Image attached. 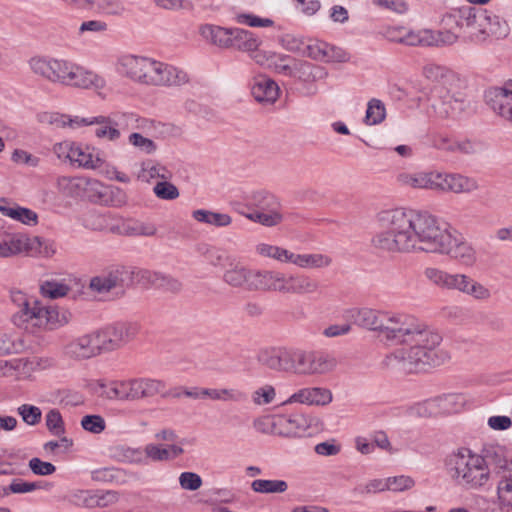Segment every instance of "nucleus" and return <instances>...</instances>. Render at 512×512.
Returning <instances> with one entry per match:
<instances>
[{"label":"nucleus","mask_w":512,"mask_h":512,"mask_svg":"<svg viewBox=\"0 0 512 512\" xmlns=\"http://www.w3.org/2000/svg\"><path fill=\"white\" fill-rule=\"evenodd\" d=\"M377 222L382 230L371 240L377 251L392 254L424 251L451 255L468 266L476 262L474 248L449 223L428 212L387 209L377 214Z\"/></svg>","instance_id":"nucleus-1"},{"label":"nucleus","mask_w":512,"mask_h":512,"mask_svg":"<svg viewBox=\"0 0 512 512\" xmlns=\"http://www.w3.org/2000/svg\"><path fill=\"white\" fill-rule=\"evenodd\" d=\"M413 328L410 335L392 339L390 343L402 345L385 356L382 366L405 373H418L434 366L441 365L445 359L444 352L436 347L441 343L439 333L430 329L425 323L413 316Z\"/></svg>","instance_id":"nucleus-2"},{"label":"nucleus","mask_w":512,"mask_h":512,"mask_svg":"<svg viewBox=\"0 0 512 512\" xmlns=\"http://www.w3.org/2000/svg\"><path fill=\"white\" fill-rule=\"evenodd\" d=\"M27 64L35 77L51 84L93 90L98 95H101L107 86V81L102 75L68 59L35 55Z\"/></svg>","instance_id":"nucleus-3"},{"label":"nucleus","mask_w":512,"mask_h":512,"mask_svg":"<svg viewBox=\"0 0 512 512\" xmlns=\"http://www.w3.org/2000/svg\"><path fill=\"white\" fill-rule=\"evenodd\" d=\"M447 475L459 487L480 490L491 480L493 459L489 450L482 454L461 447L449 453L444 461Z\"/></svg>","instance_id":"nucleus-4"},{"label":"nucleus","mask_w":512,"mask_h":512,"mask_svg":"<svg viewBox=\"0 0 512 512\" xmlns=\"http://www.w3.org/2000/svg\"><path fill=\"white\" fill-rule=\"evenodd\" d=\"M345 318L363 329L377 332L387 342L410 335L413 328V315L368 307L349 309Z\"/></svg>","instance_id":"nucleus-5"},{"label":"nucleus","mask_w":512,"mask_h":512,"mask_svg":"<svg viewBox=\"0 0 512 512\" xmlns=\"http://www.w3.org/2000/svg\"><path fill=\"white\" fill-rule=\"evenodd\" d=\"M99 395L107 400L140 401L157 395L165 396L166 384L159 379L131 378L100 382Z\"/></svg>","instance_id":"nucleus-6"},{"label":"nucleus","mask_w":512,"mask_h":512,"mask_svg":"<svg viewBox=\"0 0 512 512\" xmlns=\"http://www.w3.org/2000/svg\"><path fill=\"white\" fill-rule=\"evenodd\" d=\"M53 152L62 161H68L72 166L87 170L99 169L104 161L99 152L91 146L73 141L56 143Z\"/></svg>","instance_id":"nucleus-7"},{"label":"nucleus","mask_w":512,"mask_h":512,"mask_svg":"<svg viewBox=\"0 0 512 512\" xmlns=\"http://www.w3.org/2000/svg\"><path fill=\"white\" fill-rule=\"evenodd\" d=\"M484 9L462 7L453 10L443 18L446 27L456 28L461 35L480 40L481 22L484 21Z\"/></svg>","instance_id":"nucleus-8"},{"label":"nucleus","mask_w":512,"mask_h":512,"mask_svg":"<svg viewBox=\"0 0 512 512\" xmlns=\"http://www.w3.org/2000/svg\"><path fill=\"white\" fill-rule=\"evenodd\" d=\"M154 58L136 55L122 54L115 63L116 72L130 81L149 86Z\"/></svg>","instance_id":"nucleus-9"},{"label":"nucleus","mask_w":512,"mask_h":512,"mask_svg":"<svg viewBox=\"0 0 512 512\" xmlns=\"http://www.w3.org/2000/svg\"><path fill=\"white\" fill-rule=\"evenodd\" d=\"M468 401L469 398L464 393H447L417 404L415 411L421 417L458 413Z\"/></svg>","instance_id":"nucleus-10"},{"label":"nucleus","mask_w":512,"mask_h":512,"mask_svg":"<svg viewBox=\"0 0 512 512\" xmlns=\"http://www.w3.org/2000/svg\"><path fill=\"white\" fill-rule=\"evenodd\" d=\"M13 301L20 302L19 310L12 317L13 323L32 334L41 331L44 306L37 300L27 299L22 292L15 293Z\"/></svg>","instance_id":"nucleus-11"},{"label":"nucleus","mask_w":512,"mask_h":512,"mask_svg":"<svg viewBox=\"0 0 512 512\" xmlns=\"http://www.w3.org/2000/svg\"><path fill=\"white\" fill-rule=\"evenodd\" d=\"M135 283H137V270L119 267L93 277L89 287L91 290L103 294L113 289H124Z\"/></svg>","instance_id":"nucleus-12"},{"label":"nucleus","mask_w":512,"mask_h":512,"mask_svg":"<svg viewBox=\"0 0 512 512\" xmlns=\"http://www.w3.org/2000/svg\"><path fill=\"white\" fill-rule=\"evenodd\" d=\"M134 115L130 113H114L110 116H94L95 137L109 142H117L121 138V129L125 128Z\"/></svg>","instance_id":"nucleus-13"},{"label":"nucleus","mask_w":512,"mask_h":512,"mask_svg":"<svg viewBox=\"0 0 512 512\" xmlns=\"http://www.w3.org/2000/svg\"><path fill=\"white\" fill-rule=\"evenodd\" d=\"M188 81L189 76L183 69L154 59L149 86L178 87Z\"/></svg>","instance_id":"nucleus-14"},{"label":"nucleus","mask_w":512,"mask_h":512,"mask_svg":"<svg viewBox=\"0 0 512 512\" xmlns=\"http://www.w3.org/2000/svg\"><path fill=\"white\" fill-rule=\"evenodd\" d=\"M479 188L478 182L459 173L434 171V190L455 194L472 193Z\"/></svg>","instance_id":"nucleus-15"},{"label":"nucleus","mask_w":512,"mask_h":512,"mask_svg":"<svg viewBox=\"0 0 512 512\" xmlns=\"http://www.w3.org/2000/svg\"><path fill=\"white\" fill-rule=\"evenodd\" d=\"M488 106L500 117L512 122V80L485 92Z\"/></svg>","instance_id":"nucleus-16"},{"label":"nucleus","mask_w":512,"mask_h":512,"mask_svg":"<svg viewBox=\"0 0 512 512\" xmlns=\"http://www.w3.org/2000/svg\"><path fill=\"white\" fill-rule=\"evenodd\" d=\"M293 348L271 347L259 351L258 362L276 372L291 373Z\"/></svg>","instance_id":"nucleus-17"},{"label":"nucleus","mask_w":512,"mask_h":512,"mask_svg":"<svg viewBox=\"0 0 512 512\" xmlns=\"http://www.w3.org/2000/svg\"><path fill=\"white\" fill-rule=\"evenodd\" d=\"M467 101L460 94H451L443 89L437 90V98L434 99L432 107L440 117H456L466 108Z\"/></svg>","instance_id":"nucleus-18"},{"label":"nucleus","mask_w":512,"mask_h":512,"mask_svg":"<svg viewBox=\"0 0 512 512\" xmlns=\"http://www.w3.org/2000/svg\"><path fill=\"white\" fill-rule=\"evenodd\" d=\"M333 400L332 392L325 387H305L294 392L282 405L299 403L308 406H326Z\"/></svg>","instance_id":"nucleus-19"},{"label":"nucleus","mask_w":512,"mask_h":512,"mask_svg":"<svg viewBox=\"0 0 512 512\" xmlns=\"http://www.w3.org/2000/svg\"><path fill=\"white\" fill-rule=\"evenodd\" d=\"M285 274L275 270L253 269L249 291H273L283 293Z\"/></svg>","instance_id":"nucleus-20"},{"label":"nucleus","mask_w":512,"mask_h":512,"mask_svg":"<svg viewBox=\"0 0 512 512\" xmlns=\"http://www.w3.org/2000/svg\"><path fill=\"white\" fill-rule=\"evenodd\" d=\"M449 290L458 291L480 301L491 297V292L486 286L462 273L452 274Z\"/></svg>","instance_id":"nucleus-21"},{"label":"nucleus","mask_w":512,"mask_h":512,"mask_svg":"<svg viewBox=\"0 0 512 512\" xmlns=\"http://www.w3.org/2000/svg\"><path fill=\"white\" fill-rule=\"evenodd\" d=\"M319 282L306 274H285L283 294L311 295L319 291Z\"/></svg>","instance_id":"nucleus-22"},{"label":"nucleus","mask_w":512,"mask_h":512,"mask_svg":"<svg viewBox=\"0 0 512 512\" xmlns=\"http://www.w3.org/2000/svg\"><path fill=\"white\" fill-rule=\"evenodd\" d=\"M310 422V419L300 413L277 415L276 423L279 426L277 435L286 437L301 436L309 428Z\"/></svg>","instance_id":"nucleus-23"},{"label":"nucleus","mask_w":512,"mask_h":512,"mask_svg":"<svg viewBox=\"0 0 512 512\" xmlns=\"http://www.w3.org/2000/svg\"><path fill=\"white\" fill-rule=\"evenodd\" d=\"M123 218L112 213L91 212L86 215L84 225L94 231H108L120 234Z\"/></svg>","instance_id":"nucleus-24"},{"label":"nucleus","mask_w":512,"mask_h":512,"mask_svg":"<svg viewBox=\"0 0 512 512\" xmlns=\"http://www.w3.org/2000/svg\"><path fill=\"white\" fill-rule=\"evenodd\" d=\"M137 284L153 286L171 292H178L182 287L177 279L149 270H137Z\"/></svg>","instance_id":"nucleus-25"},{"label":"nucleus","mask_w":512,"mask_h":512,"mask_svg":"<svg viewBox=\"0 0 512 512\" xmlns=\"http://www.w3.org/2000/svg\"><path fill=\"white\" fill-rule=\"evenodd\" d=\"M54 365V361L48 357H33L31 359L0 360V376H13L14 371L21 367L29 366L32 370H45Z\"/></svg>","instance_id":"nucleus-26"},{"label":"nucleus","mask_w":512,"mask_h":512,"mask_svg":"<svg viewBox=\"0 0 512 512\" xmlns=\"http://www.w3.org/2000/svg\"><path fill=\"white\" fill-rule=\"evenodd\" d=\"M279 86L266 75H257L251 83V93L256 101L274 103L279 97Z\"/></svg>","instance_id":"nucleus-27"},{"label":"nucleus","mask_w":512,"mask_h":512,"mask_svg":"<svg viewBox=\"0 0 512 512\" xmlns=\"http://www.w3.org/2000/svg\"><path fill=\"white\" fill-rule=\"evenodd\" d=\"M252 271L249 267L235 260L225 269L222 280L233 288H244L250 290Z\"/></svg>","instance_id":"nucleus-28"},{"label":"nucleus","mask_w":512,"mask_h":512,"mask_svg":"<svg viewBox=\"0 0 512 512\" xmlns=\"http://www.w3.org/2000/svg\"><path fill=\"white\" fill-rule=\"evenodd\" d=\"M64 354L72 359L84 360L96 357L95 348L90 333L70 340L63 347Z\"/></svg>","instance_id":"nucleus-29"},{"label":"nucleus","mask_w":512,"mask_h":512,"mask_svg":"<svg viewBox=\"0 0 512 512\" xmlns=\"http://www.w3.org/2000/svg\"><path fill=\"white\" fill-rule=\"evenodd\" d=\"M22 253L50 258L56 253L54 241L39 236L28 237L21 234Z\"/></svg>","instance_id":"nucleus-30"},{"label":"nucleus","mask_w":512,"mask_h":512,"mask_svg":"<svg viewBox=\"0 0 512 512\" xmlns=\"http://www.w3.org/2000/svg\"><path fill=\"white\" fill-rule=\"evenodd\" d=\"M82 199L107 205L111 201V188L97 179L86 177Z\"/></svg>","instance_id":"nucleus-31"},{"label":"nucleus","mask_w":512,"mask_h":512,"mask_svg":"<svg viewBox=\"0 0 512 512\" xmlns=\"http://www.w3.org/2000/svg\"><path fill=\"white\" fill-rule=\"evenodd\" d=\"M483 18L485 19L481 22L480 40H484L487 36L503 38L508 35L509 27L505 20L487 9H484Z\"/></svg>","instance_id":"nucleus-32"},{"label":"nucleus","mask_w":512,"mask_h":512,"mask_svg":"<svg viewBox=\"0 0 512 512\" xmlns=\"http://www.w3.org/2000/svg\"><path fill=\"white\" fill-rule=\"evenodd\" d=\"M200 35L211 44L220 48H232V28L205 24L199 29Z\"/></svg>","instance_id":"nucleus-33"},{"label":"nucleus","mask_w":512,"mask_h":512,"mask_svg":"<svg viewBox=\"0 0 512 512\" xmlns=\"http://www.w3.org/2000/svg\"><path fill=\"white\" fill-rule=\"evenodd\" d=\"M306 375H322L332 371L336 366V360L323 351H308Z\"/></svg>","instance_id":"nucleus-34"},{"label":"nucleus","mask_w":512,"mask_h":512,"mask_svg":"<svg viewBox=\"0 0 512 512\" xmlns=\"http://www.w3.org/2000/svg\"><path fill=\"white\" fill-rule=\"evenodd\" d=\"M0 212L2 215L28 226H35L38 223V215L35 211L16 204H10L4 199L0 200Z\"/></svg>","instance_id":"nucleus-35"},{"label":"nucleus","mask_w":512,"mask_h":512,"mask_svg":"<svg viewBox=\"0 0 512 512\" xmlns=\"http://www.w3.org/2000/svg\"><path fill=\"white\" fill-rule=\"evenodd\" d=\"M328 76L327 70L318 65L306 61H294L291 77L298 78L304 82H316Z\"/></svg>","instance_id":"nucleus-36"},{"label":"nucleus","mask_w":512,"mask_h":512,"mask_svg":"<svg viewBox=\"0 0 512 512\" xmlns=\"http://www.w3.org/2000/svg\"><path fill=\"white\" fill-rule=\"evenodd\" d=\"M113 350H117L131 341L137 334V326L134 324L118 323L105 327Z\"/></svg>","instance_id":"nucleus-37"},{"label":"nucleus","mask_w":512,"mask_h":512,"mask_svg":"<svg viewBox=\"0 0 512 512\" xmlns=\"http://www.w3.org/2000/svg\"><path fill=\"white\" fill-rule=\"evenodd\" d=\"M145 455L152 461H167L174 459L183 453L182 442L168 444L166 446L148 444L145 446Z\"/></svg>","instance_id":"nucleus-38"},{"label":"nucleus","mask_w":512,"mask_h":512,"mask_svg":"<svg viewBox=\"0 0 512 512\" xmlns=\"http://www.w3.org/2000/svg\"><path fill=\"white\" fill-rule=\"evenodd\" d=\"M512 510V473L504 476L497 486V502L492 512H510Z\"/></svg>","instance_id":"nucleus-39"},{"label":"nucleus","mask_w":512,"mask_h":512,"mask_svg":"<svg viewBox=\"0 0 512 512\" xmlns=\"http://www.w3.org/2000/svg\"><path fill=\"white\" fill-rule=\"evenodd\" d=\"M39 289L43 297L58 299L65 297L71 287L65 279L49 278L40 281Z\"/></svg>","instance_id":"nucleus-40"},{"label":"nucleus","mask_w":512,"mask_h":512,"mask_svg":"<svg viewBox=\"0 0 512 512\" xmlns=\"http://www.w3.org/2000/svg\"><path fill=\"white\" fill-rule=\"evenodd\" d=\"M232 48H236L239 51L250 52L259 48L261 41L251 31L232 28Z\"/></svg>","instance_id":"nucleus-41"},{"label":"nucleus","mask_w":512,"mask_h":512,"mask_svg":"<svg viewBox=\"0 0 512 512\" xmlns=\"http://www.w3.org/2000/svg\"><path fill=\"white\" fill-rule=\"evenodd\" d=\"M42 330H55L69 323L70 313L63 311L60 312L57 308L51 306H44L42 313Z\"/></svg>","instance_id":"nucleus-42"},{"label":"nucleus","mask_w":512,"mask_h":512,"mask_svg":"<svg viewBox=\"0 0 512 512\" xmlns=\"http://www.w3.org/2000/svg\"><path fill=\"white\" fill-rule=\"evenodd\" d=\"M390 41L409 46H433L432 30L405 31L401 37H390Z\"/></svg>","instance_id":"nucleus-43"},{"label":"nucleus","mask_w":512,"mask_h":512,"mask_svg":"<svg viewBox=\"0 0 512 512\" xmlns=\"http://www.w3.org/2000/svg\"><path fill=\"white\" fill-rule=\"evenodd\" d=\"M85 178L83 176H61L57 180L58 190L67 197L82 198Z\"/></svg>","instance_id":"nucleus-44"},{"label":"nucleus","mask_w":512,"mask_h":512,"mask_svg":"<svg viewBox=\"0 0 512 512\" xmlns=\"http://www.w3.org/2000/svg\"><path fill=\"white\" fill-rule=\"evenodd\" d=\"M398 181L405 186L434 190V171L421 173H402Z\"/></svg>","instance_id":"nucleus-45"},{"label":"nucleus","mask_w":512,"mask_h":512,"mask_svg":"<svg viewBox=\"0 0 512 512\" xmlns=\"http://www.w3.org/2000/svg\"><path fill=\"white\" fill-rule=\"evenodd\" d=\"M22 253L21 234L0 232V259Z\"/></svg>","instance_id":"nucleus-46"},{"label":"nucleus","mask_w":512,"mask_h":512,"mask_svg":"<svg viewBox=\"0 0 512 512\" xmlns=\"http://www.w3.org/2000/svg\"><path fill=\"white\" fill-rule=\"evenodd\" d=\"M192 217L200 222L215 227H227L231 224L232 219L226 213L214 212L205 209H197L192 212Z\"/></svg>","instance_id":"nucleus-47"},{"label":"nucleus","mask_w":512,"mask_h":512,"mask_svg":"<svg viewBox=\"0 0 512 512\" xmlns=\"http://www.w3.org/2000/svg\"><path fill=\"white\" fill-rule=\"evenodd\" d=\"M156 232L157 228L153 223L123 219L119 235L150 237L154 236Z\"/></svg>","instance_id":"nucleus-48"},{"label":"nucleus","mask_w":512,"mask_h":512,"mask_svg":"<svg viewBox=\"0 0 512 512\" xmlns=\"http://www.w3.org/2000/svg\"><path fill=\"white\" fill-rule=\"evenodd\" d=\"M251 489L261 494H280L288 489V483L284 480L256 479L251 483Z\"/></svg>","instance_id":"nucleus-49"},{"label":"nucleus","mask_w":512,"mask_h":512,"mask_svg":"<svg viewBox=\"0 0 512 512\" xmlns=\"http://www.w3.org/2000/svg\"><path fill=\"white\" fill-rule=\"evenodd\" d=\"M332 259L321 253L299 254L297 267L302 269H320L330 266Z\"/></svg>","instance_id":"nucleus-50"},{"label":"nucleus","mask_w":512,"mask_h":512,"mask_svg":"<svg viewBox=\"0 0 512 512\" xmlns=\"http://www.w3.org/2000/svg\"><path fill=\"white\" fill-rule=\"evenodd\" d=\"M255 209L259 212L280 213V204L277 198L267 192H255L252 196Z\"/></svg>","instance_id":"nucleus-51"},{"label":"nucleus","mask_w":512,"mask_h":512,"mask_svg":"<svg viewBox=\"0 0 512 512\" xmlns=\"http://www.w3.org/2000/svg\"><path fill=\"white\" fill-rule=\"evenodd\" d=\"M171 177L170 171L161 164L147 161L142 164V169L138 174V178L143 181H150L151 179L159 178L161 180H168Z\"/></svg>","instance_id":"nucleus-52"},{"label":"nucleus","mask_w":512,"mask_h":512,"mask_svg":"<svg viewBox=\"0 0 512 512\" xmlns=\"http://www.w3.org/2000/svg\"><path fill=\"white\" fill-rule=\"evenodd\" d=\"M24 348L25 343L21 337L0 332V356L20 353Z\"/></svg>","instance_id":"nucleus-53"},{"label":"nucleus","mask_w":512,"mask_h":512,"mask_svg":"<svg viewBox=\"0 0 512 512\" xmlns=\"http://www.w3.org/2000/svg\"><path fill=\"white\" fill-rule=\"evenodd\" d=\"M386 117L384 103L376 98L371 99L367 104L364 122L367 125L380 124Z\"/></svg>","instance_id":"nucleus-54"},{"label":"nucleus","mask_w":512,"mask_h":512,"mask_svg":"<svg viewBox=\"0 0 512 512\" xmlns=\"http://www.w3.org/2000/svg\"><path fill=\"white\" fill-rule=\"evenodd\" d=\"M423 274L431 284L438 288L449 290L452 273L435 267H427Z\"/></svg>","instance_id":"nucleus-55"},{"label":"nucleus","mask_w":512,"mask_h":512,"mask_svg":"<svg viewBox=\"0 0 512 512\" xmlns=\"http://www.w3.org/2000/svg\"><path fill=\"white\" fill-rule=\"evenodd\" d=\"M46 427L48 431L56 436L61 437L65 435V423L61 413L57 409H51L46 413L45 416Z\"/></svg>","instance_id":"nucleus-56"},{"label":"nucleus","mask_w":512,"mask_h":512,"mask_svg":"<svg viewBox=\"0 0 512 512\" xmlns=\"http://www.w3.org/2000/svg\"><path fill=\"white\" fill-rule=\"evenodd\" d=\"M233 21L240 25L249 27H272L274 21L270 18H261L252 13H236L233 16Z\"/></svg>","instance_id":"nucleus-57"},{"label":"nucleus","mask_w":512,"mask_h":512,"mask_svg":"<svg viewBox=\"0 0 512 512\" xmlns=\"http://www.w3.org/2000/svg\"><path fill=\"white\" fill-rule=\"evenodd\" d=\"M128 143L147 155L153 154L157 150V145L152 139L144 137L138 132H133L128 136Z\"/></svg>","instance_id":"nucleus-58"},{"label":"nucleus","mask_w":512,"mask_h":512,"mask_svg":"<svg viewBox=\"0 0 512 512\" xmlns=\"http://www.w3.org/2000/svg\"><path fill=\"white\" fill-rule=\"evenodd\" d=\"M206 258L211 265L225 269L235 260V257L232 254L218 248L208 249L206 252Z\"/></svg>","instance_id":"nucleus-59"},{"label":"nucleus","mask_w":512,"mask_h":512,"mask_svg":"<svg viewBox=\"0 0 512 512\" xmlns=\"http://www.w3.org/2000/svg\"><path fill=\"white\" fill-rule=\"evenodd\" d=\"M422 73L426 79L434 82H441L454 76L448 68L435 63L426 64Z\"/></svg>","instance_id":"nucleus-60"},{"label":"nucleus","mask_w":512,"mask_h":512,"mask_svg":"<svg viewBox=\"0 0 512 512\" xmlns=\"http://www.w3.org/2000/svg\"><path fill=\"white\" fill-rule=\"evenodd\" d=\"M275 397L276 390L270 384L257 388L251 394L252 402L257 406L268 405L274 401Z\"/></svg>","instance_id":"nucleus-61"},{"label":"nucleus","mask_w":512,"mask_h":512,"mask_svg":"<svg viewBox=\"0 0 512 512\" xmlns=\"http://www.w3.org/2000/svg\"><path fill=\"white\" fill-rule=\"evenodd\" d=\"M93 345L95 348L96 356L104 353L114 351L112 345L109 341L108 334L105 330V327L102 329L95 330L90 332Z\"/></svg>","instance_id":"nucleus-62"},{"label":"nucleus","mask_w":512,"mask_h":512,"mask_svg":"<svg viewBox=\"0 0 512 512\" xmlns=\"http://www.w3.org/2000/svg\"><path fill=\"white\" fill-rule=\"evenodd\" d=\"M153 192L162 200H174L180 195L178 188L167 180L157 182L153 187Z\"/></svg>","instance_id":"nucleus-63"},{"label":"nucleus","mask_w":512,"mask_h":512,"mask_svg":"<svg viewBox=\"0 0 512 512\" xmlns=\"http://www.w3.org/2000/svg\"><path fill=\"white\" fill-rule=\"evenodd\" d=\"M81 427L90 433L100 434L106 428V422L101 415H85L81 419Z\"/></svg>","instance_id":"nucleus-64"}]
</instances>
